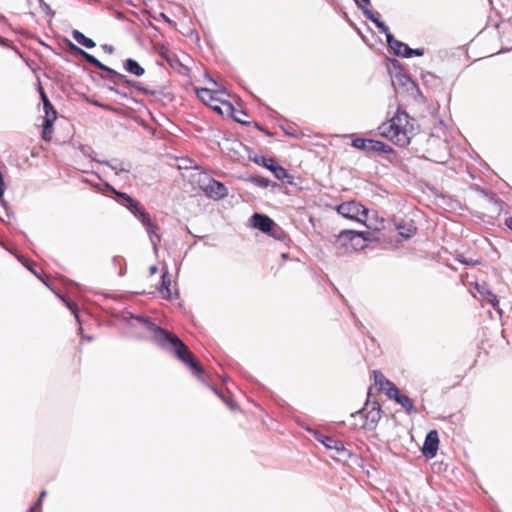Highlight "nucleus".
<instances>
[{
  "label": "nucleus",
  "instance_id": "dca6fc26",
  "mask_svg": "<svg viewBox=\"0 0 512 512\" xmlns=\"http://www.w3.org/2000/svg\"><path fill=\"white\" fill-rule=\"evenodd\" d=\"M197 96L207 105H210L212 102L219 101V94H223L224 90L222 89H210V88H198L196 89Z\"/></svg>",
  "mask_w": 512,
  "mask_h": 512
},
{
  "label": "nucleus",
  "instance_id": "79ce46f5",
  "mask_svg": "<svg viewBox=\"0 0 512 512\" xmlns=\"http://www.w3.org/2000/svg\"><path fill=\"white\" fill-rule=\"evenodd\" d=\"M257 182H258L259 184H261V185H265V186L267 185V182H264L263 180H257Z\"/></svg>",
  "mask_w": 512,
  "mask_h": 512
},
{
  "label": "nucleus",
  "instance_id": "37998d69",
  "mask_svg": "<svg viewBox=\"0 0 512 512\" xmlns=\"http://www.w3.org/2000/svg\"><path fill=\"white\" fill-rule=\"evenodd\" d=\"M45 495H46V491H42L39 498H41V500H42Z\"/></svg>",
  "mask_w": 512,
  "mask_h": 512
},
{
  "label": "nucleus",
  "instance_id": "f3484780",
  "mask_svg": "<svg viewBox=\"0 0 512 512\" xmlns=\"http://www.w3.org/2000/svg\"><path fill=\"white\" fill-rule=\"evenodd\" d=\"M387 42L397 56L409 58L411 48L408 45L396 40L390 33H387Z\"/></svg>",
  "mask_w": 512,
  "mask_h": 512
},
{
  "label": "nucleus",
  "instance_id": "f257e3e1",
  "mask_svg": "<svg viewBox=\"0 0 512 512\" xmlns=\"http://www.w3.org/2000/svg\"><path fill=\"white\" fill-rule=\"evenodd\" d=\"M417 128L414 119L406 112L398 110L387 123L379 126V132L396 145L406 146L417 133Z\"/></svg>",
  "mask_w": 512,
  "mask_h": 512
},
{
  "label": "nucleus",
  "instance_id": "0eeeda50",
  "mask_svg": "<svg viewBox=\"0 0 512 512\" xmlns=\"http://www.w3.org/2000/svg\"><path fill=\"white\" fill-rule=\"evenodd\" d=\"M376 391L385 392V394L400 404L407 413L416 414L417 409L414 407L413 401L407 395L401 393L397 386H374Z\"/></svg>",
  "mask_w": 512,
  "mask_h": 512
},
{
  "label": "nucleus",
  "instance_id": "39448f33",
  "mask_svg": "<svg viewBox=\"0 0 512 512\" xmlns=\"http://www.w3.org/2000/svg\"><path fill=\"white\" fill-rule=\"evenodd\" d=\"M305 430L310 433L318 442L323 444L327 449L335 450L337 455L346 458L351 456V452L346 449L342 441L337 440L331 436L324 435L318 430L309 426L305 427Z\"/></svg>",
  "mask_w": 512,
  "mask_h": 512
},
{
  "label": "nucleus",
  "instance_id": "f704fd0d",
  "mask_svg": "<svg viewBox=\"0 0 512 512\" xmlns=\"http://www.w3.org/2000/svg\"><path fill=\"white\" fill-rule=\"evenodd\" d=\"M423 50L422 49H411V52L409 54V58L412 57V56H422L423 55Z\"/></svg>",
  "mask_w": 512,
  "mask_h": 512
},
{
  "label": "nucleus",
  "instance_id": "aec40b11",
  "mask_svg": "<svg viewBox=\"0 0 512 512\" xmlns=\"http://www.w3.org/2000/svg\"><path fill=\"white\" fill-rule=\"evenodd\" d=\"M209 106L219 114H232L234 112V106L229 101L219 99V101L212 102Z\"/></svg>",
  "mask_w": 512,
  "mask_h": 512
},
{
  "label": "nucleus",
  "instance_id": "b1692460",
  "mask_svg": "<svg viewBox=\"0 0 512 512\" xmlns=\"http://www.w3.org/2000/svg\"><path fill=\"white\" fill-rule=\"evenodd\" d=\"M71 48L74 50H78L79 53L89 62L90 64L98 67L102 70H109L106 66H104L101 62H99L93 55L86 53L85 51L78 49L75 45L71 44Z\"/></svg>",
  "mask_w": 512,
  "mask_h": 512
},
{
  "label": "nucleus",
  "instance_id": "e433bc0d",
  "mask_svg": "<svg viewBox=\"0 0 512 512\" xmlns=\"http://www.w3.org/2000/svg\"><path fill=\"white\" fill-rule=\"evenodd\" d=\"M101 48H102L106 53H108V54H111V53H113V51H114L113 46L108 45V44H104V45H102V46H101Z\"/></svg>",
  "mask_w": 512,
  "mask_h": 512
},
{
  "label": "nucleus",
  "instance_id": "7c9ffc66",
  "mask_svg": "<svg viewBox=\"0 0 512 512\" xmlns=\"http://www.w3.org/2000/svg\"><path fill=\"white\" fill-rule=\"evenodd\" d=\"M230 115L239 123H247V121H246L247 115H246V113H244L241 110H236L234 108V112Z\"/></svg>",
  "mask_w": 512,
  "mask_h": 512
},
{
  "label": "nucleus",
  "instance_id": "f03ea898",
  "mask_svg": "<svg viewBox=\"0 0 512 512\" xmlns=\"http://www.w3.org/2000/svg\"><path fill=\"white\" fill-rule=\"evenodd\" d=\"M373 388L375 387L369 386L364 406L358 411L350 414L352 419H359V422L351 423V427L354 429L373 431L381 419L382 410L380 403L376 400H371Z\"/></svg>",
  "mask_w": 512,
  "mask_h": 512
},
{
  "label": "nucleus",
  "instance_id": "a878e982",
  "mask_svg": "<svg viewBox=\"0 0 512 512\" xmlns=\"http://www.w3.org/2000/svg\"><path fill=\"white\" fill-rule=\"evenodd\" d=\"M170 286H171V281L167 277V271H165L162 274V283H161V287H160V293L162 294V296L164 298H170L171 297Z\"/></svg>",
  "mask_w": 512,
  "mask_h": 512
},
{
  "label": "nucleus",
  "instance_id": "c9c22d12",
  "mask_svg": "<svg viewBox=\"0 0 512 512\" xmlns=\"http://www.w3.org/2000/svg\"><path fill=\"white\" fill-rule=\"evenodd\" d=\"M41 498H39L35 503L34 505L29 509V512H34L36 509H40L41 507Z\"/></svg>",
  "mask_w": 512,
  "mask_h": 512
},
{
  "label": "nucleus",
  "instance_id": "5701e85b",
  "mask_svg": "<svg viewBox=\"0 0 512 512\" xmlns=\"http://www.w3.org/2000/svg\"><path fill=\"white\" fill-rule=\"evenodd\" d=\"M55 120H56V116H54V115L48 116V118H46L44 120L42 135H43V138L47 141H49L51 139V135H52V131H53V123Z\"/></svg>",
  "mask_w": 512,
  "mask_h": 512
},
{
  "label": "nucleus",
  "instance_id": "72a5a7b5",
  "mask_svg": "<svg viewBox=\"0 0 512 512\" xmlns=\"http://www.w3.org/2000/svg\"><path fill=\"white\" fill-rule=\"evenodd\" d=\"M227 144H230V148L231 150H234L236 152H238V148H242V144L238 141H231V142H228Z\"/></svg>",
  "mask_w": 512,
  "mask_h": 512
},
{
  "label": "nucleus",
  "instance_id": "7ed1b4c3",
  "mask_svg": "<svg viewBox=\"0 0 512 512\" xmlns=\"http://www.w3.org/2000/svg\"><path fill=\"white\" fill-rule=\"evenodd\" d=\"M155 337L161 345L167 349H171L174 354L193 371L199 372L198 364L196 363L192 353L176 335L157 328L155 329Z\"/></svg>",
  "mask_w": 512,
  "mask_h": 512
},
{
  "label": "nucleus",
  "instance_id": "6ab92c4d",
  "mask_svg": "<svg viewBox=\"0 0 512 512\" xmlns=\"http://www.w3.org/2000/svg\"><path fill=\"white\" fill-rule=\"evenodd\" d=\"M357 5L363 10L364 14L371 20L375 23V25L377 26V28L385 33L387 35V33H389L388 31V27L379 20V14L378 13H375V12H372L371 10L369 9H366V8H363L360 3L358 1H356Z\"/></svg>",
  "mask_w": 512,
  "mask_h": 512
},
{
  "label": "nucleus",
  "instance_id": "4468645a",
  "mask_svg": "<svg viewBox=\"0 0 512 512\" xmlns=\"http://www.w3.org/2000/svg\"><path fill=\"white\" fill-rule=\"evenodd\" d=\"M251 225L264 233L272 235V230L275 226V223L268 216L255 213L251 217Z\"/></svg>",
  "mask_w": 512,
  "mask_h": 512
},
{
  "label": "nucleus",
  "instance_id": "58836bf2",
  "mask_svg": "<svg viewBox=\"0 0 512 512\" xmlns=\"http://www.w3.org/2000/svg\"><path fill=\"white\" fill-rule=\"evenodd\" d=\"M506 226L512 230V217L506 219Z\"/></svg>",
  "mask_w": 512,
  "mask_h": 512
},
{
  "label": "nucleus",
  "instance_id": "ea45409f",
  "mask_svg": "<svg viewBox=\"0 0 512 512\" xmlns=\"http://www.w3.org/2000/svg\"><path fill=\"white\" fill-rule=\"evenodd\" d=\"M158 268L157 266L153 265L149 268V272L151 275L155 274L157 272Z\"/></svg>",
  "mask_w": 512,
  "mask_h": 512
},
{
  "label": "nucleus",
  "instance_id": "20e7f679",
  "mask_svg": "<svg viewBox=\"0 0 512 512\" xmlns=\"http://www.w3.org/2000/svg\"><path fill=\"white\" fill-rule=\"evenodd\" d=\"M368 240H371L370 232L344 231L339 236V242L347 252L363 248Z\"/></svg>",
  "mask_w": 512,
  "mask_h": 512
},
{
  "label": "nucleus",
  "instance_id": "cd10ccee",
  "mask_svg": "<svg viewBox=\"0 0 512 512\" xmlns=\"http://www.w3.org/2000/svg\"><path fill=\"white\" fill-rule=\"evenodd\" d=\"M41 98H42L44 110H45V119L48 118V116H52V115L57 117L56 111L54 110L52 104L50 103L46 94L43 91L41 92Z\"/></svg>",
  "mask_w": 512,
  "mask_h": 512
},
{
  "label": "nucleus",
  "instance_id": "423d86ee",
  "mask_svg": "<svg viewBox=\"0 0 512 512\" xmlns=\"http://www.w3.org/2000/svg\"><path fill=\"white\" fill-rule=\"evenodd\" d=\"M427 153L429 160L443 164L449 158L448 143L438 137H430Z\"/></svg>",
  "mask_w": 512,
  "mask_h": 512
},
{
  "label": "nucleus",
  "instance_id": "bb28decb",
  "mask_svg": "<svg viewBox=\"0 0 512 512\" xmlns=\"http://www.w3.org/2000/svg\"><path fill=\"white\" fill-rule=\"evenodd\" d=\"M389 151H391V148L383 142L371 140V144L369 145V152L387 153Z\"/></svg>",
  "mask_w": 512,
  "mask_h": 512
},
{
  "label": "nucleus",
  "instance_id": "a211bd4d",
  "mask_svg": "<svg viewBox=\"0 0 512 512\" xmlns=\"http://www.w3.org/2000/svg\"><path fill=\"white\" fill-rule=\"evenodd\" d=\"M118 196L123 200L122 204L126 206L135 217L138 216V211H144L140 204L134 201L129 195L118 193Z\"/></svg>",
  "mask_w": 512,
  "mask_h": 512
},
{
  "label": "nucleus",
  "instance_id": "2f4dec72",
  "mask_svg": "<svg viewBox=\"0 0 512 512\" xmlns=\"http://www.w3.org/2000/svg\"><path fill=\"white\" fill-rule=\"evenodd\" d=\"M484 299L487 300L493 307L498 306V299L495 294H493L491 291H486L483 295Z\"/></svg>",
  "mask_w": 512,
  "mask_h": 512
},
{
  "label": "nucleus",
  "instance_id": "4c0bfd02",
  "mask_svg": "<svg viewBox=\"0 0 512 512\" xmlns=\"http://www.w3.org/2000/svg\"><path fill=\"white\" fill-rule=\"evenodd\" d=\"M108 165H109L113 170H118V169H119L120 171H128V169H127V168H125V167L123 166V164H119V165H110V164H108Z\"/></svg>",
  "mask_w": 512,
  "mask_h": 512
},
{
  "label": "nucleus",
  "instance_id": "9d476101",
  "mask_svg": "<svg viewBox=\"0 0 512 512\" xmlns=\"http://www.w3.org/2000/svg\"><path fill=\"white\" fill-rule=\"evenodd\" d=\"M136 218L145 227L146 232L148 233V235L150 237V241L153 246L154 252L156 253L158 250V243L160 242V235L158 234V226L152 222L149 214L145 210L138 211V216Z\"/></svg>",
  "mask_w": 512,
  "mask_h": 512
},
{
  "label": "nucleus",
  "instance_id": "c756f323",
  "mask_svg": "<svg viewBox=\"0 0 512 512\" xmlns=\"http://www.w3.org/2000/svg\"><path fill=\"white\" fill-rule=\"evenodd\" d=\"M374 384H393L379 371H373Z\"/></svg>",
  "mask_w": 512,
  "mask_h": 512
},
{
  "label": "nucleus",
  "instance_id": "f8f14e48",
  "mask_svg": "<svg viewBox=\"0 0 512 512\" xmlns=\"http://www.w3.org/2000/svg\"><path fill=\"white\" fill-rule=\"evenodd\" d=\"M439 446V436L436 430H430L425 437L422 454L427 458H434L437 454Z\"/></svg>",
  "mask_w": 512,
  "mask_h": 512
},
{
  "label": "nucleus",
  "instance_id": "9b49d317",
  "mask_svg": "<svg viewBox=\"0 0 512 512\" xmlns=\"http://www.w3.org/2000/svg\"><path fill=\"white\" fill-rule=\"evenodd\" d=\"M255 162L270 170L278 180L287 179L288 183H292V177L288 174L287 170L282 166L275 164L272 158L261 157L259 159H255Z\"/></svg>",
  "mask_w": 512,
  "mask_h": 512
},
{
  "label": "nucleus",
  "instance_id": "a19ab883",
  "mask_svg": "<svg viewBox=\"0 0 512 512\" xmlns=\"http://www.w3.org/2000/svg\"><path fill=\"white\" fill-rule=\"evenodd\" d=\"M161 17H162V18H163V20H165L166 22H170V19H169L167 16H165V14H163V13H162V14H161Z\"/></svg>",
  "mask_w": 512,
  "mask_h": 512
},
{
  "label": "nucleus",
  "instance_id": "4be33fe9",
  "mask_svg": "<svg viewBox=\"0 0 512 512\" xmlns=\"http://www.w3.org/2000/svg\"><path fill=\"white\" fill-rule=\"evenodd\" d=\"M72 37L78 44L86 48H94L96 45L92 39L86 37L83 33H81L78 30H73Z\"/></svg>",
  "mask_w": 512,
  "mask_h": 512
},
{
  "label": "nucleus",
  "instance_id": "ddd939ff",
  "mask_svg": "<svg viewBox=\"0 0 512 512\" xmlns=\"http://www.w3.org/2000/svg\"><path fill=\"white\" fill-rule=\"evenodd\" d=\"M210 390L216 394L231 410L238 408L237 402L234 400V395L228 389V386H208Z\"/></svg>",
  "mask_w": 512,
  "mask_h": 512
},
{
  "label": "nucleus",
  "instance_id": "2eb2a0df",
  "mask_svg": "<svg viewBox=\"0 0 512 512\" xmlns=\"http://www.w3.org/2000/svg\"><path fill=\"white\" fill-rule=\"evenodd\" d=\"M361 224L365 225L368 229L373 231H380L384 228V221L378 217L377 212L366 210V215L363 216Z\"/></svg>",
  "mask_w": 512,
  "mask_h": 512
},
{
  "label": "nucleus",
  "instance_id": "a18cd8bd",
  "mask_svg": "<svg viewBox=\"0 0 512 512\" xmlns=\"http://www.w3.org/2000/svg\"><path fill=\"white\" fill-rule=\"evenodd\" d=\"M461 262H463V263H465V264L470 263V261H467V260H461Z\"/></svg>",
  "mask_w": 512,
  "mask_h": 512
},
{
  "label": "nucleus",
  "instance_id": "412c9836",
  "mask_svg": "<svg viewBox=\"0 0 512 512\" xmlns=\"http://www.w3.org/2000/svg\"><path fill=\"white\" fill-rule=\"evenodd\" d=\"M396 228H397L399 234L405 239L412 237L416 233V227L414 226V224L411 221L404 222V223H398L396 225Z\"/></svg>",
  "mask_w": 512,
  "mask_h": 512
},
{
  "label": "nucleus",
  "instance_id": "473e14b6",
  "mask_svg": "<svg viewBox=\"0 0 512 512\" xmlns=\"http://www.w3.org/2000/svg\"><path fill=\"white\" fill-rule=\"evenodd\" d=\"M133 321L135 322V323H133V325H136V323H137V324H140V325H142V326H144L146 328H151L152 327V325L147 320H145L142 317H134Z\"/></svg>",
  "mask_w": 512,
  "mask_h": 512
},
{
  "label": "nucleus",
  "instance_id": "1a4fd4ad",
  "mask_svg": "<svg viewBox=\"0 0 512 512\" xmlns=\"http://www.w3.org/2000/svg\"><path fill=\"white\" fill-rule=\"evenodd\" d=\"M336 210L343 217L360 223L366 215L367 208L355 201H348L337 206Z\"/></svg>",
  "mask_w": 512,
  "mask_h": 512
},
{
  "label": "nucleus",
  "instance_id": "393cba45",
  "mask_svg": "<svg viewBox=\"0 0 512 512\" xmlns=\"http://www.w3.org/2000/svg\"><path fill=\"white\" fill-rule=\"evenodd\" d=\"M125 69L136 76H142L144 74V69L133 59L126 60Z\"/></svg>",
  "mask_w": 512,
  "mask_h": 512
},
{
  "label": "nucleus",
  "instance_id": "c03bdc74",
  "mask_svg": "<svg viewBox=\"0 0 512 512\" xmlns=\"http://www.w3.org/2000/svg\"><path fill=\"white\" fill-rule=\"evenodd\" d=\"M209 81H210L213 85H215V86L217 85V84H216V82H215L214 80L210 79Z\"/></svg>",
  "mask_w": 512,
  "mask_h": 512
},
{
  "label": "nucleus",
  "instance_id": "6e6552de",
  "mask_svg": "<svg viewBox=\"0 0 512 512\" xmlns=\"http://www.w3.org/2000/svg\"><path fill=\"white\" fill-rule=\"evenodd\" d=\"M198 183L200 188L209 196L214 199H222L228 195V190L225 185L218 182L207 175L203 174L199 176Z\"/></svg>",
  "mask_w": 512,
  "mask_h": 512
},
{
  "label": "nucleus",
  "instance_id": "c85d7f7f",
  "mask_svg": "<svg viewBox=\"0 0 512 512\" xmlns=\"http://www.w3.org/2000/svg\"><path fill=\"white\" fill-rule=\"evenodd\" d=\"M371 144V140L370 139H363V138H356L352 141V146L357 148V149H360V150H363V151H366V152H369V145Z\"/></svg>",
  "mask_w": 512,
  "mask_h": 512
}]
</instances>
